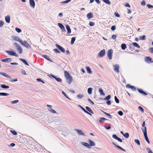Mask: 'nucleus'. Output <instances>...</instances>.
I'll return each mask as SVG.
<instances>
[{"label":"nucleus","instance_id":"obj_42","mask_svg":"<svg viewBox=\"0 0 153 153\" xmlns=\"http://www.w3.org/2000/svg\"><path fill=\"white\" fill-rule=\"evenodd\" d=\"M71 0H67L65 1H62V2H61V3L62 4H67L68 3L70 2L71 1Z\"/></svg>","mask_w":153,"mask_h":153},{"label":"nucleus","instance_id":"obj_28","mask_svg":"<svg viewBox=\"0 0 153 153\" xmlns=\"http://www.w3.org/2000/svg\"><path fill=\"white\" fill-rule=\"evenodd\" d=\"M20 60L22 62H23L25 65H26L28 66L29 65V64L27 63V61H26V60L25 59H24L20 58Z\"/></svg>","mask_w":153,"mask_h":153},{"label":"nucleus","instance_id":"obj_43","mask_svg":"<svg viewBox=\"0 0 153 153\" xmlns=\"http://www.w3.org/2000/svg\"><path fill=\"white\" fill-rule=\"evenodd\" d=\"M75 39H76L74 37H72V38L71 42V44H73L74 43V42L75 40Z\"/></svg>","mask_w":153,"mask_h":153},{"label":"nucleus","instance_id":"obj_57","mask_svg":"<svg viewBox=\"0 0 153 153\" xmlns=\"http://www.w3.org/2000/svg\"><path fill=\"white\" fill-rule=\"evenodd\" d=\"M36 80L38 82H42L43 83H44L45 82L44 81L42 80L40 78H38L36 79Z\"/></svg>","mask_w":153,"mask_h":153},{"label":"nucleus","instance_id":"obj_44","mask_svg":"<svg viewBox=\"0 0 153 153\" xmlns=\"http://www.w3.org/2000/svg\"><path fill=\"white\" fill-rule=\"evenodd\" d=\"M123 136L126 138H128L129 137V134L128 133H126L123 135Z\"/></svg>","mask_w":153,"mask_h":153},{"label":"nucleus","instance_id":"obj_8","mask_svg":"<svg viewBox=\"0 0 153 153\" xmlns=\"http://www.w3.org/2000/svg\"><path fill=\"white\" fill-rule=\"evenodd\" d=\"M56 46L63 53H64L65 52V49L61 46H60L57 44H56Z\"/></svg>","mask_w":153,"mask_h":153},{"label":"nucleus","instance_id":"obj_19","mask_svg":"<svg viewBox=\"0 0 153 153\" xmlns=\"http://www.w3.org/2000/svg\"><path fill=\"white\" fill-rule=\"evenodd\" d=\"M11 59L10 58H7L1 60V61L3 62H10L11 61Z\"/></svg>","mask_w":153,"mask_h":153},{"label":"nucleus","instance_id":"obj_48","mask_svg":"<svg viewBox=\"0 0 153 153\" xmlns=\"http://www.w3.org/2000/svg\"><path fill=\"white\" fill-rule=\"evenodd\" d=\"M9 79L10 80L11 82H15L18 81V79H12L11 78V79Z\"/></svg>","mask_w":153,"mask_h":153},{"label":"nucleus","instance_id":"obj_40","mask_svg":"<svg viewBox=\"0 0 153 153\" xmlns=\"http://www.w3.org/2000/svg\"><path fill=\"white\" fill-rule=\"evenodd\" d=\"M42 56L45 58L46 59H47L51 61V60L50 59V58H49V56L46 55H43Z\"/></svg>","mask_w":153,"mask_h":153},{"label":"nucleus","instance_id":"obj_47","mask_svg":"<svg viewBox=\"0 0 153 153\" xmlns=\"http://www.w3.org/2000/svg\"><path fill=\"white\" fill-rule=\"evenodd\" d=\"M146 150L148 153H153L152 150L150 148H146Z\"/></svg>","mask_w":153,"mask_h":153},{"label":"nucleus","instance_id":"obj_13","mask_svg":"<svg viewBox=\"0 0 153 153\" xmlns=\"http://www.w3.org/2000/svg\"><path fill=\"white\" fill-rule=\"evenodd\" d=\"M114 71L117 73H119V66L118 64H116L114 65Z\"/></svg>","mask_w":153,"mask_h":153},{"label":"nucleus","instance_id":"obj_59","mask_svg":"<svg viewBox=\"0 0 153 153\" xmlns=\"http://www.w3.org/2000/svg\"><path fill=\"white\" fill-rule=\"evenodd\" d=\"M10 132L13 134V135H16L17 134V132L15 131L11 130Z\"/></svg>","mask_w":153,"mask_h":153},{"label":"nucleus","instance_id":"obj_22","mask_svg":"<svg viewBox=\"0 0 153 153\" xmlns=\"http://www.w3.org/2000/svg\"><path fill=\"white\" fill-rule=\"evenodd\" d=\"M66 27L67 30L68 31L67 33L68 34L70 33L71 32V31L69 26L68 25H67L66 26Z\"/></svg>","mask_w":153,"mask_h":153},{"label":"nucleus","instance_id":"obj_14","mask_svg":"<svg viewBox=\"0 0 153 153\" xmlns=\"http://www.w3.org/2000/svg\"><path fill=\"white\" fill-rule=\"evenodd\" d=\"M58 25L62 31H65V28L64 26L61 23H58Z\"/></svg>","mask_w":153,"mask_h":153},{"label":"nucleus","instance_id":"obj_24","mask_svg":"<svg viewBox=\"0 0 153 153\" xmlns=\"http://www.w3.org/2000/svg\"><path fill=\"white\" fill-rule=\"evenodd\" d=\"M98 91L101 95H105V94L104 93L103 90L101 88H99Z\"/></svg>","mask_w":153,"mask_h":153},{"label":"nucleus","instance_id":"obj_9","mask_svg":"<svg viewBox=\"0 0 153 153\" xmlns=\"http://www.w3.org/2000/svg\"><path fill=\"white\" fill-rule=\"evenodd\" d=\"M88 141V143H89V145H90V149L91 148V146H95V143L93 141L90 140H89Z\"/></svg>","mask_w":153,"mask_h":153},{"label":"nucleus","instance_id":"obj_50","mask_svg":"<svg viewBox=\"0 0 153 153\" xmlns=\"http://www.w3.org/2000/svg\"><path fill=\"white\" fill-rule=\"evenodd\" d=\"M53 51L56 53H60V52L57 49H54Z\"/></svg>","mask_w":153,"mask_h":153},{"label":"nucleus","instance_id":"obj_58","mask_svg":"<svg viewBox=\"0 0 153 153\" xmlns=\"http://www.w3.org/2000/svg\"><path fill=\"white\" fill-rule=\"evenodd\" d=\"M111 98V96H106L103 100H109Z\"/></svg>","mask_w":153,"mask_h":153},{"label":"nucleus","instance_id":"obj_56","mask_svg":"<svg viewBox=\"0 0 153 153\" xmlns=\"http://www.w3.org/2000/svg\"><path fill=\"white\" fill-rule=\"evenodd\" d=\"M21 72L24 75H27L26 73L25 72V71L23 69H22L21 70Z\"/></svg>","mask_w":153,"mask_h":153},{"label":"nucleus","instance_id":"obj_49","mask_svg":"<svg viewBox=\"0 0 153 153\" xmlns=\"http://www.w3.org/2000/svg\"><path fill=\"white\" fill-rule=\"evenodd\" d=\"M4 24V23L2 21L0 20V27H2L3 26Z\"/></svg>","mask_w":153,"mask_h":153},{"label":"nucleus","instance_id":"obj_34","mask_svg":"<svg viewBox=\"0 0 153 153\" xmlns=\"http://www.w3.org/2000/svg\"><path fill=\"white\" fill-rule=\"evenodd\" d=\"M145 137V139L147 143L149 144L150 143V142L149 140V139L147 137V134L144 135Z\"/></svg>","mask_w":153,"mask_h":153},{"label":"nucleus","instance_id":"obj_38","mask_svg":"<svg viewBox=\"0 0 153 153\" xmlns=\"http://www.w3.org/2000/svg\"><path fill=\"white\" fill-rule=\"evenodd\" d=\"M146 39V36L145 35L141 36L140 37V40H145Z\"/></svg>","mask_w":153,"mask_h":153},{"label":"nucleus","instance_id":"obj_29","mask_svg":"<svg viewBox=\"0 0 153 153\" xmlns=\"http://www.w3.org/2000/svg\"><path fill=\"white\" fill-rule=\"evenodd\" d=\"M86 68L87 71L88 73L90 74H91L92 71L90 68L89 67H86Z\"/></svg>","mask_w":153,"mask_h":153},{"label":"nucleus","instance_id":"obj_45","mask_svg":"<svg viewBox=\"0 0 153 153\" xmlns=\"http://www.w3.org/2000/svg\"><path fill=\"white\" fill-rule=\"evenodd\" d=\"M9 94L4 93H0V96H8Z\"/></svg>","mask_w":153,"mask_h":153},{"label":"nucleus","instance_id":"obj_63","mask_svg":"<svg viewBox=\"0 0 153 153\" xmlns=\"http://www.w3.org/2000/svg\"><path fill=\"white\" fill-rule=\"evenodd\" d=\"M52 76L54 78H55V79L58 82H60V79H59V78H56L55 76H53V75H52Z\"/></svg>","mask_w":153,"mask_h":153},{"label":"nucleus","instance_id":"obj_10","mask_svg":"<svg viewBox=\"0 0 153 153\" xmlns=\"http://www.w3.org/2000/svg\"><path fill=\"white\" fill-rule=\"evenodd\" d=\"M0 74L5 76L8 79H11V77H10V76H9L7 74L5 73L0 72Z\"/></svg>","mask_w":153,"mask_h":153},{"label":"nucleus","instance_id":"obj_39","mask_svg":"<svg viewBox=\"0 0 153 153\" xmlns=\"http://www.w3.org/2000/svg\"><path fill=\"white\" fill-rule=\"evenodd\" d=\"M102 111L105 114V115L108 116H109V118H110V119H111V115L108 113H107L104 111Z\"/></svg>","mask_w":153,"mask_h":153},{"label":"nucleus","instance_id":"obj_52","mask_svg":"<svg viewBox=\"0 0 153 153\" xmlns=\"http://www.w3.org/2000/svg\"><path fill=\"white\" fill-rule=\"evenodd\" d=\"M114 98L115 102L117 103H119V101L117 97L116 96H115Z\"/></svg>","mask_w":153,"mask_h":153},{"label":"nucleus","instance_id":"obj_55","mask_svg":"<svg viewBox=\"0 0 153 153\" xmlns=\"http://www.w3.org/2000/svg\"><path fill=\"white\" fill-rule=\"evenodd\" d=\"M89 25L91 26H94V23L92 22H89Z\"/></svg>","mask_w":153,"mask_h":153},{"label":"nucleus","instance_id":"obj_5","mask_svg":"<svg viewBox=\"0 0 153 153\" xmlns=\"http://www.w3.org/2000/svg\"><path fill=\"white\" fill-rule=\"evenodd\" d=\"M14 44L16 47L17 50L19 51L20 53H21L23 51L22 48L21 47L20 45L18 44L17 43H15Z\"/></svg>","mask_w":153,"mask_h":153},{"label":"nucleus","instance_id":"obj_1","mask_svg":"<svg viewBox=\"0 0 153 153\" xmlns=\"http://www.w3.org/2000/svg\"><path fill=\"white\" fill-rule=\"evenodd\" d=\"M67 98L71 101H73L75 102H78L79 100L82 98L83 96H65Z\"/></svg>","mask_w":153,"mask_h":153},{"label":"nucleus","instance_id":"obj_12","mask_svg":"<svg viewBox=\"0 0 153 153\" xmlns=\"http://www.w3.org/2000/svg\"><path fill=\"white\" fill-rule=\"evenodd\" d=\"M29 3L30 6L34 8L35 6V3L33 0H29Z\"/></svg>","mask_w":153,"mask_h":153},{"label":"nucleus","instance_id":"obj_31","mask_svg":"<svg viewBox=\"0 0 153 153\" xmlns=\"http://www.w3.org/2000/svg\"><path fill=\"white\" fill-rule=\"evenodd\" d=\"M142 130L143 132L144 135L147 134V129L146 127H144V128H142Z\"/></svg>","mask_w":153,"mask_h":153},{"label":"nucleus","instance_id":"obj_4","mask_svg":"<svg viewBox=\"0 0 153 153\" xmlns=\"http://www.w3.org/2000/svg\"><path fill=\"white\" fill-rule=\"evenodd\" d=\"M113 53V51L112 49L109 50L108 51V57L110 60L111 59H112Z\"/></svg>","mask_w":153,"mask_h":153},{"label":"nucleus","instance_id":"obj_60","mask_svg":"<svg viewBox=\"0 0 153 153\" xmlns=\"http://www.w3.org/2000/svg\"><path fill=\"white\" fill-rule=\"evenodd\" d=\"M147 6L149 8H153V6L152 5L149 4H147Z\"/></svg>","mask_w":153,"mask_h":153},{"label":"nucleus","instance_id":"obj_30","mask_svg":"<svg viewBox=\"0 0 153 153\" xmlns=\"http://www.w3.org/2000/svg\"><path fill=\"white\" fill-rule=\"evenodd\" d=\"M86 109L88 110V111H89V112L91 113H92L93 114H94V112L89 107L86 106L85 108Z\"/></svg>","mask_w":153,"mask_h":153},{"label":"nucleus","instance_id":"obj_33","mask_svg":"<svg viewBox=\"0 0 153 153\" xmlns=\"http://www.w3.org/2000/svg\"><path fill=\"white\" fill-rule=\"evenodd\" d=\"M121 48L123 50H125L126 48V45L125 44H123L121 45Z\"/></svg>","mask_w":153,"mask_h":153},{"label":"nucleus","instance_id":"obj_41","mask_svg":"<svg viewBox=\"0 0 153 153\" xmlns=\"http://www.w3.org/2000/svg\"><path fill=\"white\" fill-rule=\"evenodd\" d=\"M65 75L66 78L70 76L69 74L66 71H65Z\"/></svg>","mask_w":153,"mask_h":153},{"label":"nucleus","instance_id":"obj_2","mask_svg":"<svg viewBox=\"0 0 153 153\" xmlns=\"http://www.w3.org/2000/svg\"><path fill=\"white\" fill-rule=\"evenodd\" d=\"M105 53V49H103L102 50L100 51V52L98 53L97 55V57L101 58L104 56Z\"/></svg>","mask_w":153,"mask_h":153},{"label":"nucleus","instance_id":"obj_17","mask_svg":"<svg viewBox=\"0 0 153 153\" xmlns=\"http://www.w3.org/2000/svg\"><path fill=\"white\" fill-rule=\"evenodd\" d=\"M81 144L83 146H84L86 147L87 148L90 149V145H89V144L87 143L84 142H81Z\"/></svg>","mask_w":153,"mask_h":153},{"label":"nucleus","instance_id":"obj_20","mask_svg":"<svg viewBox=\"0 0 153 153\" xmlns=\"http://www.w3.org/2000/svg\"><path fill=\"white\" fill-rule=\"evenodd\" d=\"M126 87L128 88H130L133 91H134L136 90V88L134 86H131L130 85L128 84L126 85Z\"/></svg>","mask_w":153,"mask_h":153},{"label":"nucleus","instance_id":"obj_6","mask_svg":"<svg viewBox=\"0 0 153 153\" xmlns=\"http://www.w3.org/2000/svg\"><path fill=\"white\" fill-rule=\"evenodd\" d=\"M6 52L9 55L11 56H14L16 57H18V55L15 52L6 51Z\"/></svg>","mask_w":153,"mask_h":153},{"label":"nucleus","instance_id":"obj_36","mask_svg":"<svg viewBox=\"0 0 153 153\" xmlns=\"http://www.w3.org/2000/svg\"><path fill=\"white\" fill-rule=\"evenodd\" d=\"M92 89L91 88H89L88 89V92L89 94H91L92 91Z\"/></svg>","mask_w":153,"mask_h":153},{"label":"nucleus","instance_id":"obj_32","mask_svg":"<svg viewBox=\"0 0 153 153\" xmlns=\"http://www.w3.org/2000/svg\"><path fill=\"white\" fill-rule=\"evenodd\" d=\"M134 46H135L136 47H137L138 48H140V45L137 43L136 42H133L132 44Z\"/></svg>","mask_w":153,"mask_h":153},{"label":"nucleus","instance_id":"obj_27","mask_svg":"<svg viewBox=\"0 0 153 153\" xmlns=\"http://www.w3.org/2000/svg\"><path fill=\"white\" fill-rule=\"evenodd\" d=\"M0 87L3 88L4 89H8L9 88L8 86H6L4 84H1L0 85Z\"/></svg>","mask_w":153,"mask_h":153},{"label":"nucleus","instance_id":"obj_7","mask_svg":"<svg viewBox=\"0 0 153 153\" xmlns=\"http://www.w3.org/2000/svg\"><path fill=\"white\" fill-rule=\"evenodd\" d=\"M145 61L148 63H150L153 62L151 60V58L149 56H146L145 58Z\"/></svg>","mask_w":153,"mask_h":153},{"label":"nucleus","instance_id":"obj_54","mask_svg":"<svg viewBox=\"0 0 153 153\" xmlns=\"http://www.w3.org/2000/svg\"><path fill=\"white\" fill-rule=\"evenodd\" d=\"M118 114L120 116H122L123 115V112L121 111H119L118 112Z\"/></svg>","mask_w":153,"mask_h":153},{"label":"nucleus","instance_id":"obj_62","mask_svg":"<svg viewBox=\"0 0 153 153\" xmlns=\"http://www.w3.org/2000/svg\"><path fill=\"white\" fill-rule=\"evenodd\" d=\"M149 51L152 53H153V48H150L149 49Z\"/></svg>","mask_w":153,"mask_h":153},{"label":"nucleus","instance_id":"obj_64","mask_svg":"<svg viewBox=\"0 0 153 153\" xmlns=\"http://www.w3.org/2000/svg\"><path fill=\"white\" fill-rule=\"evenodd\" d=\"M19 101L18 100H15L14 101H12L11 102V103L13 104H14L15 103H16L18 102Z\"/></svg>","mask_w":153,"mask_h":153},{"label":"nucleus","instance_id":"obj_3","mask_svg":"<svg viewBox=\"0 0 153 153\" xmlns=\"http://www.w3.org/2000/svg\"><path fill=\"white\" fill-rule=\"evenodd\" d=\"M20 43L27 48H29L30 47V45L26 41H23L22 40V41L20 42Z\"/></svg>","mask_w":153,"mask_h":153},{"label":"nucleus","instance_id":"obj_23","mask_svg":"<svg viewBox=\"0 0 153 153\" xmlns=\"http://www.w3.org/2000/svg\"><path fill=\"white\" fill-rule=\"evenodd\" d=\"M137 90L140 93H141L142 94L145 95H147V94L146 93L143 91V90L140 89H138Z\"/></svg>","mask_w":153,"mask_h":153},{"label":"nucleus","instance_id":"obj_11","mask_svg":"<svg viewBox=\"0 0 153 153\" xmlns=\"http://www.w3.org/2000/svg\"><path fill=\"white\" fill-rule=\"evenodd\" d=\"M67 80V82L69 84H70L72 81V78L70 76L66 78Z\"/></svg>","mask_w":153,"mask_h":153},{"label":"nucleus","instance_id":"obj_25","mask_svg":"<svg viewBox=\"0 0 153 153\" xmlns=\"http://www.w3.org/2000/svg\"><path fill=\"white\" fill-rule=\"evenodd\" d=\"M114 146H115L117 148H119V149H121V150H122L124 152H126V150L123 149V148H121V147L118 146V145H117L115 143H112Z\"/></svg>","mask_w":153,"mask_h":153},{"label":"nucleus","instance_id":"obj_53","mask_svg":"<svg viewBox=\"0 0 153 153\" xmlns=\"http://www.w3.org/2000/svg\"><path fill=\"white\" fill-rule=\"evenodd\" d=\"M49 111H50L51 112H52L53 113H56V111L52 109H51L50 110H49Z\"/></svg>","mask_w":153,"mask_h":153},{"label":"nucleus","instance_id":"obj_18","mask_svg":"<svg viewBox=\"0 0 153 153\" xmlns=\"http://www.w3.org/2000/svg\"><path fill=\"white\" fill-rule=\"evenodd\" d=\"M5 19L7 23H10V17L9 16L7 15L5 17Z\"/></svg>","mask_w":153,"mask_h":153},{"label":"nucleus","instance_id":"obj_15","mask_svg":"<svg viewBox=\"0 0 153 153\" xmlns=\"http://www.w3.org/2000/svg\"><path fill=\"white\" fill-rule=\"evenodd\" d=\"M76 131L79 135H82L84 136H85V133L82 130L76 129Z\"/></svg>","mask_w":153,"mask_h":153},{"label":"nucleus","instance_id":"obj_16","mask_svg":"<svg viewBox=\"0 0 153 153\" xmlns=\"http://www.w3.org/2000/svg\"><path fill=\"white\" fill-rule=\"evenodd\" d=\"M12 38L13 40L17 42H19L20 43V42L22 41L19 38L18 36H13V37Z\"/></svg>","mask_w":153,"mask_h":153},{"label":"nucleus","instance_id":"obj_46","mask_svg":"<svg viewBox=\"0 0 153 153\" xmlns=\"http://www.w3.org/2000/svg\"><path fill=\"white\" fill-rule=\"evenodd\" d=\"M15 30L18 33H20L22 32V30L20 29L17 27L16 28Z\"/></svg>","mask_w":153,"mask_h":153},{"label":"nucleus","instance_id":"obj_26","mask_svg":"<svg viewBox=\"0 0 153 153\" xmlns=\"http://www.w3.org/2000/svg\"><path fill=\"white\" fill-rule=\"evenodd\" d=\"M107 120V119H106L104 118H103V117H102V118H100V120H99V122L100 123H102L105 121V120Z\"/></svg>","mask_w":153,"mask_h":153},{"label":"nucleus","instance_id":"obj_35","mask_svg":"<svg viewBox=\"0 0 153 153\" xmlns=\"http://www.w3.org/2000/svg\"><path fill=\"white\" fill-rule=\"evenodd\" d=\"M102 1L110 5L111 4V3L109 0H102Z\"/></svg>","mask_w":153,"mask_h":153},{"label":"nucleus","instance_id":"obj_61","mask_svg":"<svg viewBox=\"0 0 153 153\" xmlns=\"http://www.w3.org/2000/svg\"><path fill=\"white\" fill-rule=\"evenodd\" d=\"M138 108V109L140 111H142V112H143L144 111V110H143V108L139 106Z\"/></svg>","mask_w":153,"mask_h":153},{"label":"nucleus","instance_id":"obj_37","mask_svg":"<svg viewBox=\"0 0 153 153\" xmlns=\"http://www.w3.org/2000/svg\"><path fill=\"white\" fill-rule=\"evenodd\" d=\"M134 142L135 143H136L137 145L140 146V143L139 140L137 139H135L134 140Z\"/></svg>","mask_w":153,"mask_h":153},{"label":"nucleus","instance_id":"obj_51","mask_svg":"<svg viewBox=\"0 0 153 153\" xmlns=\"http://www.w3.org/2000/svg\"><path fill=\"white\" fill-rule=\"evenodd\" d=\"M112 137L113 138L117 140L118 138L119 137H118L116 135L113 134L112 135Z\"/></svg>","mask_w":153,"mask_h":153},{"label":"nucleus","instance_id":"obj_21","mask_svg":"<svg viewBox=\"0 0 153 153\" xmlns=\"http://www.w3.org/2000/svg\"><path fill=\"white\" fill-rule=\"evenodd\" d=\"M93 17V13H88L87 15V17L88 19H90Z\"/></svg>","mask_w":153,"mask_h":153}]
</instances>
